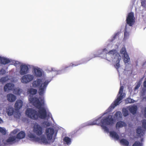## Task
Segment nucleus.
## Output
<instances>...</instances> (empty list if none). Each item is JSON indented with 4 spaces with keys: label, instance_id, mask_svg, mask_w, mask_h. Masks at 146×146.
I'll list each match as a JSON object with an SVG mask.
<instances>
[{
    "label": "nucleus",
    "instance_id": "f257e3e1",
    "mask_svg": "<svg viewBox=\"0 0 146 146\" xmlns=\"http://www.w3.org/2000/svg\"><path fill=\"white\" fill-rule=\"evenodd\" d=\"M37 92L36 90L30 88L28 90V94H30L29 100L36 108L38 109V112L32 108H28L25 111L26 115L29 118L34 120H36L39 117L41 119H44L48 113L49 116H51V114L48 112V110L46 104L45 103L44 98L42 96L38 98L37 96L35 97L33 95Z\"/></svg>",
    "mask_w": 146,
    "mask_h": 146
},
{
    "label": "nucleus",
    "instance_id": "f03ea898",
    "mask_svg": "<svg viewBox=\"0 0 146 146\" xmlns=\"http://www.w3.org/2000/svg\"><path fill=\"white\" fill-rule=\"evenodd\" d=\"M123 87L121 86L119 89L118 94L117 96V98L113 102L109 107L107 112L104 113L101 116L98 117V118L94 120L96 125H98L100 124V125L102 129L104 130V132L106 133L109 132V129L107 126L113 123V119H111V115H109L108 112L111 111L116 106L118 105L121 102V101L123 99L125 96V94L123 93Z\"/></svg>",
    "mask_w": 146,
    "mask_h": 146
},
{
    "label": "nucleus",
    "instance_id": "7ed1b4c3",
    "mask_svg": "<svg viewBox=\"0 0 146 146\" xmlns=\"http://www.w3.org/2000/svg\"><path fill=\"white\" fill-rule=\"evenodd\" d=\"M108 48H106L102 50H98V53L99 54H94L93 57L100 56L110 62H115V66L119 72L120 69L119 62L121 58V56L116 50H112L107 53Z\"/></svg>",
    "mask_w": 146,
    "mask_h": 146
},
{
    "label": "nucleus",
    "instance_id": "20e7f679",
    "mask_svg": "<svg viewBox=\"0 0 146 146\" xmlns=\"http://www.w3.org/2000/svg\"><path fill=\"white\" fill-rule=\"evenodd\" d=\"M45 134L46 137L44 134L41 136L42 144L46 145H50L54 141L52 139L53 137L56 135L54 129L51 128H46L45 130Z\"/></svg>",
    "mask_w": 146,
    "mask_h": 146
},
{
    "label": "nucleus",
    "instance_id": "39448f33",
    "mask_svg": "<svg viewBox=\"0 0 146 146\" xmlns=\"http://www.w3.org/2000/svg\"><path fill=\"white\" fill-rule=\"evenodd\" d=\"M51 80V79H46L44 81L41 79L38 78L33 82V86L35 88L39 87V93L40 95L42 96L45 93L47 86Z\"/></svg>",
    "mask_w": 146,
    "mask_h": 146
},
{
    "label": "nucleus",
    "instance_id": "423d86ee",
    "mask_svg": "<svg viewBox=\"0 0 146 146\" xmlns=\"http://www.w3.org/2000/svg\"><path fill=\"white\" fill-rule=\"evenodd\" d=\"M25 134L24 132L21 131L16 135H12L6 140H3V142L4 146H9L18 143L20 139L24 138Z\"/></svg>",
    "mask_w": 146,
    "mask_h": 146
},
{
    "label": "nucleus",
    "instance_id": "0eeeda50",
    "mask_svg": "<svg viewBox=\"0 0 146 146\" xmlns=\"http://www.w3.org/2000/svg\"><path fill=\"white\" fill-rule=\"evenodd\" d=\"M21 78V82L23 84H27L31 81L34 79V76L33 74H26Z\"/></svg>",
    "mask_w": 146,
    "mask_h": 146
},
{
    "label": "nucleus",
    "instance_id": "6e6552de",
    "mask_svg": "<svg viewBox=\"0 0 146 146\" xmlns=\"http://www.w3.org/2000/svg\"><path fill=\"white\" fill-rule=\"evenodd\" d=\"M33 131L35 134L39 137L42 135V127L37 123L34 124L33 128Z\"/></svg>",
    "mask_w": 146,
    "mask_h": 146
},
{
    "label": "nucleus",
    "instance_id": "1a4fd4ad",
    "mask_svg": "<svg viewBox=\"0 0 146 146\" xmlns=\"http://www.w3.org/2000/svg\"><path fill=\"white\" fill-rule=\"evenodd\" d=\"M32 65L28 64H22L20 67L19 73L21 75H24L27 74L29 70V69L31 68Z\"/></svg>",
    "mask_w": 146,
    "mask_h": 146
},
{
    "label": "nucleus",
    "instance_id": "9d476101",
    "mask_svg": "<svg viewBox=\"0 0 146 146\" xmlns=\"http://www.w3.org/2000/svg\"><path fill=\"white\" fill-rule=\"evenodd\" d=\"M120 53L123 58L124 62L125 63H127L130 60V58L124 45L122 46L120 50Z\"/></svg>",
    "mask_w": 146,
    "mask_h": 146
},
{
    "label": "nucleus",
    "instance_id": "9b49d317",
    "mask_svg": "<svg viewBox=\"0 0 146 146\" xmlns=\"http://www.w3.org/2000/svg\"><path fill=\"white\" fill-rule=\"evenodd\" d=\"M6 112L9 116L13 115L14 117L17 118H19L20 115V114L19 111H15L14 109L11 107H9L7 108Z\"/></svg>",
    "mask_w": 146,
    "mask_h": 146
},
{
    "label": "nucleus",
    "instance_id": "f8f14e48",
    "mask_svg": "<svg viewBox=\"0 0 146 146\" xmlns=\"http://www.w3.org/2000/svg\"><path fill=\"white\" fill-rule=\"evenodd\" d=\"M32 72L34 76L40 78L42 75L43 71L41 69L37 66H32Z\"/></svg>",
    "mask_w": 146,
    "mask_h": 146
},
{
    "label": "nucleus",
    "instance_id": "ddd939ff",
    "mask_svg": "<svg viewBox=\"0 0 146 146\" xmlns=\"http://www.w3.org/2000/svg\"><path fill=\"white\" fill-rule=\"evenodd\" d=\"M142 127L143 129L142 130L141 127H138L137 129V133L140 137H143L145 134L146 131V120H143L142 121Z\"/></svg>",
    "mask_w": 146,
    "mask_h": 146
},
{
    "label": "nucleus",
    "instance_id": "4468645a",
    "mask_svg": "<svg viewBox=\"0 0 146 146\" xmlns=\"http://www.w3.org/2000/svg\"><path fill=\"white\" fill-rule=\"evenodd\" d=\"M28 137L29 139L32 141L38 142L42 144L41 136L37 137L34 133L30 132L28 133Z\"/></svg>",
    "mask_w": 146,
    "mask_h": 146
},
{
    "label": "nucleus",
    "instance_id": "2eb2a0df",
    "mask_svg": "<svg viewBox=\"0 0 146 146\" xmlns=\"http://www.w3.org/2000/svg\"><path fill=\"white\" fill-rule=\"evenodd\" d=\"M135 19L133 13L131 12L128 13L126 19L127 24L130 26H132L135 22Z\"/></svg>",
    "mask_w": 146,
    "mask_h": 146
},
{
    "label": "nucleus",
    "instance_id": "dca6fc26",
    "mask_svg": "<svg viewBox=\"0 0 146 146\" xmlns=\"http://www.w3.org/2000/svg\"><path fill=\"white\" fill-rule=\"evenodd\" d=\"M111 119H113V122L111 124H113L114 121V120H120L122 118V115L120 111H117L116 112L113 118H112V116Z\"/></svg>",
    "mask_w": 146,
    "mask_h": 146
},
{
    "label": "nucleus",
    "instance_id": "f3484780",
    "mask_svg": "<svg viewBox=\"0 0 146 146\" xmlns=\"http://www.w3.org/2000/svg\"><path fill=\"white\" fill-rule=\"evenodd\" d=\"M14 85L12 83H8L6 84L4 88V91L5 92L8 91L9 90L13 91L14 89Z\"/></svg>",
    "mask_w": 146,
    "mask_h": 146
},
{
    "label": "nucleus",
    "instance_id": "a211bd4d",
    "mask_svg": "<svg viewBox=\"0 0 146 146\" xmlns=\"http://www.w3.org/2000/svg\"><path fill=\"white\" fill-rule=\"evenodd\" d=\"M6 97L7 100L10 102H14L17 99V97L11 93L7 94Z\"/></svg>",
    "mask_w": 146,
    "mask_h": 146
},
{
    "label": "nucleus",
    "instance_id": "6ab92c4d",
    "mask_svg": "<svg viewBox=\"0 0 146 146\" xmlns=\"http://www.w3.org/2000/svg\"><path fill=\"white\" fill-rule=\"evenodd\" d=\"M23 105V101L20 99L17 100L15 104V107L17 110H19L22 107Z\"/></svg>",
    "mask_w": 146,
    "mask_h": 146
},
{
    "label": "nucleus",
    "instance_id": "aec40b11",
    "mask_svg": "<svg viewBox=\"0 0 146 146\" xmlns=\"http://www.w3.org/2000/svg\"><path fill=\"white\" fill-rule=\"evenodd\" d=\"M68 67V66L64 67H62V69L58 71L57 70L56 68L53 67H52L51 68H47V70L49 71L56 72L57 74H59L61 73L62 72V71L64 70L66 68H67Z\"/></svg>",
    "mask_w": 146,
    "mask_h": 146
},
{
    "label": "nucleus",
    "instance_id": "412c9836",
    "mask_svg": "<svg viewBox=\"0 0 146 146\" xmlns=\"http://www.w3.org/2000/svg\"><path fill=\"white\" fill-rule=\"evenodd\" d=\"M110 136L114 140H117L119 139V136L117 133L115 131H110Z\"/></svg>",
    "mask_w": 146,
    "mask_h": 146
},
{
    "label": "nucleus",
    "instance_id": "4be33fe9",
    "mask_svg": "<svg viewBox=\"0 0 146 146\" xmlns=\"http://www.w3.org/2000/svg\"><path fill=\"white\" fill-rule=\"evenodd\" d=\"M63 143L65 145H69L71 143V139L68 137H65L63 139Z\"/></svg>",
    "mask_w": 146,
    "mask_h": 146
},
{
    "label": "nucleus",
    "instance_id": "5701e85b",
    "mask_svg": "<svg viewBox=\"0 0 146 146\" xmlns=\"http://www.w3.org/2000/svg\"><path fill=\"white\" fill-rule=\"evenodd\" d=\"M128 107L129 110L131 113L133 114L136 113L137 109V106L133 105Z\"/></svg>",
    "mask_w": 146,
    "mask_h": 146
},
{
    "label": "nucleus",
    "instance_id": "b1692460",
    "mask_svg": "<svg viewBox=\"0 0 146 146\" xmlns=\"http://www.w3.org/2000/svg\"><path fill=\"white\" fill-rule=\"evenodd\" d=\"M10 60L7 58L0 56V62L3 64L8 63L10 62Z\"/></svg>",
    "mask_w": 146,
    "mask_h": 146
},
{
    "label": "nucleus",
    "instance_id": "393cba45",
    "mask_svg": "<svg viewBox=\"0 0 146 146\" xmlns=\"http://www.w3.org/2000/svg\"><path fill=\"white\" fill-rule=\"evenodd\" d=\"M127 124L125 123L123 121H119L117 122L116 124V129H119L123 127L126 126Z\"/></svg>",
    "mask_w": 146,
    "mask_h": 146
},
{
    "label": "nucleus",
    "instance_id": "a878e982",
    "mask_svg": "<svg viewBox=\"0 0 146 146\" xmlns=\"http://www.w3.org/2000/svg\"><path fill=\"white\" fill-rule=\"evenodd\" d=\"M96 123L95 122L94 120H91L89 121L82 124V127H85L88 125H96Z\"/></svg>",
    "mask_w": 146,
    "mask_h": 146
},
{
    "label": "nucleus",
    "instance_id": "bb28decb",
    "mask_svg": "<svg viewBox=\"0 0 146 146\" xmlns=\"http://www.w3.org/2000/svg\"><path fill=\"white\" fill-rule=\"evenodd\" d=\"M118 36V33H117L115 34L113 36V37L110 39H109L107 42V44H108V47H111V44H109V42H112Z\"/></svg>",
    "mask_w": 146,
    "mask_h": 146
},
{
    "label": "nucleus",
    "instance_id": "cd10ccee",
    "mask_svg": "<svg viewBox=\"0 0 146 146\" xmlns=\"http://www.w3.org/2000/svg\"><path fill=\"white\" fill-rule=\"evenodd\" d=\"M120 143L125 146H128L129 144V142L126 139H123L120 141Z\"/></svg>",
    "mask_w": 146,
    "mask_h": 146
},
{
    "label": "nucleus",
    "instance_id": "c85d7f7f",
    "mask_svg": "<svg viewBox=\"0 0 146 146\" xmlns=\"http://www.w3.org/2000/svg\"><path fill=\"white\" fill-rule=\"evenodd\" d=\"M22 90L19 88L14 89L13 91V93L16 95H20L22 92Z\"/></svg>",
    "mask_w": 146,
    "mask_h": 146
},
{
    "label": "nucleus",
    "instance_id": "c756f323",
    "mask_svg": "<svg viewBox=\"0 0 146 146\" xmlns=\"http://www.w3.org/2000/svg\"><path fill=\"white\" fill-rule=\"evenodd\" d=\"M128 107H127L126 108H123L122 109V112L123 116L126 117L129 115V111L128 110Z\"/></svg>",
    "mask_w": 146,
    "mask_h": 146
},
{
    "label": "nucleus",
    "instance_id": "7c9ffc66",
    "mask_svg": "<svg viewBox=\"0 0 146 146\" xmlns=\"http://www.w3.org/2000/svg\"><path fill=\"white\" fill-rule=\"evenodd\" d=\"M143 141V138H141V141L142 142ZM132 146H143V145L142 142L141 143L139 141H136L133 144Z\"/></svg>",
    "mask_w": 146,
    "mask_h": 146
},
{
    "label": "nucleus",
    "instance_id": "2f4dec72",
    "mask_svg": "<svg viewBox=\"0 0 146 146\" xmlns=\"http://www.w3.org/2000/svg\"><path fill=\"white\" fill-rule=\"evenodd\" d=\"M135 102L136 101L135 100L130 98H128L125 100V102L126 104L132 103Z\"/></svg>",
    "mask_w": 146,
    "mask_h": 146
},
{
    "label": "nucleus",
    "instance_id": "473e14b6",
    "mask_svg": "<svg viewBox=\"0 0 146 146\" xmlns=\"http://www.w3.org/2000/svg\"><path fill=\"white\" fill-rule=\"evenodd\" d=\"M129 33L128 32H127L126 26L125 28V31L124 33V39L125 40L127 39L129 37Z\"/></svg>",
    "mask_w": 146,
    "mask_h": 146
},
{
    "label": "nucleus",
    "instance_id": "72a5a7b5",
    "mask_svg": "<svg viewBox=\"0 0 146 146\" xmlns=\"http://www.w3.org/2000/svg\"><path fill=\"white\" fill-rule=\"evenodd\" d=\"M8 80V78L7 76L3 77L0 79V82L3 83L5 82Z\"/></svg>",
    "mask_w": 146,
    "mask_h": 146
},
{
    "label": "nucleus",
    "instance_id": "f704fd0d",
    "mask_svg": "<svg viewBox=\"0 0 146 146\" xmlns=\"http://www.w3.org/2000/svg\"><path fill=\"white\" fill-rule=\"evenodd\" d=\"M42 124L44 126V127H47L50 126L51 125V123L48 121H44L43 123Z\"/></svg>",
    "mask_w": 146,
    "mask_h": 146
},
{
    "label": "nucleus",
    "instance_id": "c9c22d12",
    "mask_svg": "<svg viewBox=\"0 0 146 146\" xmlns=\"http://www.w3.org/2000/svg\"><path fill=\"white\" fill-rule=\"evenodd\" d=\"M18 131V129H16L14 130L10 134V136L9 137H10L12 135H16L15 134L17 133Z\"/></svg>",
    "mask_w": 146,
    "mask_h": 146
},
{
    "label": "nucleus",
    "instance_id": "e433bc0d",
    "mask_svg": "<svg viewBox=\"0 0 146 146\" xmlns=\"http://www.w3.org/2000/svg\"><path fill=\"white\" fill-rule=\"evenodd\" d=\"M82 62H81V63H72V64H71L70 65V66H76L79 65H80V64H83V63H86V62L84 61L83 60H82Z\"/></svg>",
    "mask_w": 146,
    "mask_h": 146
},
{
    "label": "nucleus",
    "instance_id": "4c0bfd02",
    "mask_svg": "<svg viewBox=\"0 0 146 146\" xmlns=\"http://www.w3.org/2000/svg\"><path fill=\"white\" fill-rule=\"evenodd\" d=\"M0 132L3 135L6 134V130L5 128L0 127Z\"/></svg>",
    "mask_w": 146,
    "mask_h": 146
},
{
    "label": "nucleus",
    "instance_id": "58836bf2",
    "mask_svg": "<svg viewBox=\"0 0 146 146\" xmlns=\"http://www.w3.org/2000/svg\"><path fill=\"white\" fill-rule=\"evenodd\" d=\"M141 5L143 7H146V0H141Z\"/></svg>",
    "mask_w": 146,
    "mask_h": 146
},
{
    "label": "nucleus",
    "instance_id": "ea45409f",
    "mask_svg": "<svg viewBox=\"0 0 146 146\" xmlns=\"http://www.w3.org/2000/svg\"><path fill=\"white\" fill-rule=\"evenodd\" d=\"M13 65L16 67H19L20 66V62L18 61H14L13 62Z\"/></svg>",
    "mask_w": 146,
    "mask_h": 146
},
{
    "label": "nucleus",
    "instance_id": "a19ab883",
    "mask_svg": "<svg viewBox=\"0 0 146 146\" xmlns=\"http://www.w3.org/2000/svg\"><path fill=\"white\" fill-rule=\"evenodd\" d=\"M141 85V82H137L136 85L135 86V90L139 88L140 86Z\"/></svg>",
    "mask_w": 146,
    "mask_h": 146
},
{
    "label": "nucleus",
    "instance_id": "79ce46f5",
    "mask_svg": "<svg viewBox=\"0 0 146 146\" xmlns=\"http://www.w3.org/2000/svg\"><path fill=\"white\" fill-rule=\"evenodd\" d=\"M6 71L5 70L3 69L0 70V75H3L5 73Z\"/></svg>",
    "mask_w": 146,
    "mask_h": 146
},
{
    "label": "nucleus",
    "instance_id": "37998d69",
    "mask_svg": "<svg viewBox=\"0 0 146 146\" xmlns=\"http://www.w3.org/2000/svg\"><path fill=\"white\" fill-rule=\"evenodd\" d=\"M145 80L144 81L143 85L144 87L146 88V78L145 79Z\"/></svg>",
    "mask_w": 146,
    "mask_h": 146
},
{
    "label": "nucleus",
    "instance_id": "c03bdc74",
    "mask_svg": "<svg viewBox=\"0 0 146 146\" xmlns=\"http://www.w3.org/2000/svg\"><path fill=\"white\" fill-rule=\"evenodd\" d=\"M144 115L145 117L146 118V108L144 110Z\"/></svg>",
    "mask_w": 146,
    "mask_h": 146
},
{
    "label": "nucleus",
    "instance_id": "a18cd8bd",
    "mask_svg": "<svg viewBox=\"0 0 146 146\" xmlns=\"http://www.w3.org/2000/svg\"><path fill=\"white\" fill-rule=\"evenodd\" d=\"M3 122V121L2 119L0 117V123H2Z\"/></svg>",
    "mask_w": 146,
    "mask_h": 146
},
{
    "label": "nucleus",
    "instance_id": "49530a36",
    "mask_svg": "<svg viewBox=\"0 0 146 146\" xmlns=\"http://www.w3.org/2000/svg\"><path fill=\"white\" fill-rule=\"evenodd\" d=\"M116 46H117L116 47H115V48L116 49V48H117L118 49V47H119V46H118L117 45V44H116Z\"/></svg>",
    "mask_w": 146,
    "mask_h": 146
},
{
    "label": "nucleus",
    "instance_id": "de8ad7c7",
    "mask_svg": "<svg viewBox=\"0 0 146 146\" xmlns=\"http://www.w3.org/2000/svg\"><path fill=\"white\" fill-rule=\"evenodd\" d=\"M145 65H146V62H145L143 65V66H144Z\"/></svg>",
    "mask_w": 146,
    "mask_h": 146
},
{
    "label": "nucleus",
    "instance_id": "09e8293b",
    "mask_svg": "<svg viewBox=\"0 0 146 146\" xmlns=\"http://www.w3.org/2000/svg\"><path fill=\"white\" fill-rule=\"evenodd\" d=\"M3 111H1V110H0V113H3Z\"/></svg>",
    "mask_w": 146,
    "mask_h": 146
},
{
    "label": "nucleus",
    "instance_id": "8fccbe9b",
    "mask_svg": "<svg viewBox=\"0 0 146 146\" xmlns=\"http://www.w3.org/2000/svg\"><path fill=\"white\" fill-rule=\"evenodd\" d=\"M51 119H52V120H53V121L54 120V119H53V118H52V117H51Z\"/></svg>",
    "mask_w": 146,
    "mask_h": 146
},
{
    "label": "nucleus",
    "instance_id": "3c124183",
    "mask_svg": "<svg viewBox=\"0 0 146 146\" xmlns=\"http://www.w3.org/2000/svg\"><path fill=\"white\" fill-rule=\"evenodd\" d=\"M120 84H121V83Z\"/></svg>",
    "mask_w": 146,
    "mask_h": 146
}]
</instances>
